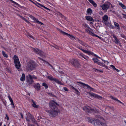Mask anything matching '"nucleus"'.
<instances>
[{
  "label": "nucleus",
  "instance_id": "obj_17",
  "mask_svg": "<svg viewBox=\"0 0 126 126\" xmlns=\"http://www.w3.org/2000/svg\"><path fill=\"white\" fill-rule=\"evenodd\" d=\"M78 48H79L84 53H85L87 54L90 55V54H92V52L89 51H88L86 50H85L84 49H83L81 48L80 47H78Z\"/></svg>",
  "mask_w": 126,
  "mask_h": 126
},
{
  "label": "nucleus",
  "instance_id": "obj_32",
  "mask_svg": "<svg viewBox=\"0 0 126 126\" xmlns=\"http://www.w3.org/2000/svg\"><path fill=\"white\" fill-rule=\"evenodd\" d=\"M94 118L93 119L92 118H89L88 119L89 122H90L91 123H94Z\"/></svg>",
  "mask_w": 126,
  "mask_h": 126
},
{
  "label": "nucleus",
  "instance_id": "obj_35",
  "mask_svg": "<svg viewBox=\"0 0 126 126\" xmlns=\"http://www.w3.org/2000/svg\"><path fill=\"white\" fill-rule=\"evenodd\" d=\"M42 86H44L46 89H47L48 88V86L47 84L45 83H43L42 84Z\"/></svg>",
  "mask_w": 126,
  "mask_h": 126
},
{
  "label": "nucleus",
  "instance_id": "obj_64",
  "mask_svg": "<svg viewBox=\"0 0 126 126\" xmlns=\"http://www.w3.org/2000/svg\"><path fill=\"white\" fill-rule=\"evenodd\" d=\"M20 115L21 116V118L22 119H23V114L21 113H20Z\"/></svg>",
  "mask_w": 126,
  "mask_h": 126
},
{
  "label": "nucleus",
  "instance_id": "obj_18",
  "mask_svg": "<svg viewBox=\"0 0 126 126\" xmlns=\"http://www.w3.org/2000/svg\"><path fill=\"white\" fill-rule=\"evenodd\" d=\"M110 97L113 100L115 101H117L118 102L124 105L123 103L121 102L120 101L117 99V98L113 96L110 95Z\"/></svg>",
  "mask_w": 126,
  "mask_h": 126
},
{
  "label": "nucleus",
  "instance_id": "obj_31",
  "mask_svg": "<svg viewBox=\"0 0 126 126\" xmlns=\"http://www.w3.org/2000/svg\"><path fill=\"white\" fill-rule=\"evenodd\" d=\"M119 5L121 6L123 9H125L126 8V6L123 4L122 3L119 2Z\"/></svg>",
  "mask_w": 126,
  "mask_h": 126
},
{
  "label": "nucleus",
  "instance_id": "obj_7",
  "mask_svg": "<svg viewBox=\"0 0 126 126\" xmlns=\"http://www.w3.org/2000/svg\"><path fill=\"white\" fill-rule=\"evenodd\" d=\"M32 50L41 56H45V54L44 52L37 48H32Z\"/></svg>",
  "mask_w": 126,
  "mask_h": 126
},
{
  "label": "nucleus",
  "instance_id": "obj_34",
  "mask_svg": "<svg viewBox=\"0 0 126 126\" xmlns=\"http://www.w3.org/2000/svg\"><path fill=\"white\" fill-rule=\"evenodd\" d=\"M95 117L96 118H97V119L99 118L100 119L103 120H104V119H103V117H102L101 116H100L99 115H96L95 116Z\"/></svg>",
  "mask_w": 126,
  "mask_h": 126
},
{
  "label": "nucleus",
  "instance_id": "obj_22",
  "mask_svg": "<svg viewBox=\"0 0 126 126\" xmlns=\"http://www.w3.org/2000/svg\"><path fill=\"white\" fill-rule=\"evenodd\" d=\"M61 32L63 34L66 35L67 36H69V37L71 39L73 40V39L72 38V37H74V36L73 35L68 34L65 32Z\"/></svg>",
  "mask_w": 126,
  "mask_h": 126
},
{
  "label": "nucleus",
  "instance_id": "obj_23",
  "mask_svg": "<svg viewBox=\"0 0 126 126\" xmlns=\"http://www.w3.org/2000/svg\"><path fill=\"white\" fill-rule=\"evenodd\" d=\"M95 7H96L97 6L96 4L95 3L93 0H88Z\"/></svg>",
  "mask_w": 126,
  "mask_h": 126
},
{
  "label": "nucleus",
  "instance_id": "obj_56",
  "mask_svg": "<svg viewBox=\"0 0 126 126\" xmlns=\"http://www.w3.org/2000/svg\"><path fill=\"white\" fill-rule=\"evenodd\" d=\"M102 66H103L104 67L106 68L107 69H109V68H108V67L107 66H106L104 64H103V65H102Z\"/></svg>",
  "mask_w": 126,
  "mask_h": 126
},
{
  "label": "nucleus",
  "instance_id": "obj_25",
  "mask_svg": "<svg viewBox=\"0 0 126 126\" xmlns=\"http://www.w3.org/2000/svg\"><path fill=\"white\" fill-rule=\"evenodd\" d=\"M86 19L89 21H94V19L92 18V17L90 16H86L85 17Z\"/></svg>",
  "mask_w": 126,
  "mask_h": 126
},
{
  "label": "nucleus",
  "instance_id": "obj_28",
  "mask_svg": "<svg viewBox=\"0 0 126 126\" xmlns=\"http://www.w3.org/2000/svg\"><path fill=\"white\" fill-rule=\"evenodd\" d=\"M20 80L22 81H23L25 80V75L24 73L22 74V76L20 79Z\"/></svg>",
  "mask_w": 126,
  "mask_h": 126
},
{
  "label": "nucleus",
  "instance_id": "obj_27",
  "mask_svg": "<svg viewBox=\"0 0 126 126\" xmlns=\"http://www.w3.org/2000/svg\"><path fill=\"white\" fill-rule=\"evenodd\" d=\"M29 16L33 20L35 21V22L36 23L37 22V21H38L36 18L32 15H30Z\"/></svg>",
  "mask_w": 126,
  "mask_h": 126
},
{
  "label": "nucleus",
  "instance_id": "obj_16",
  "mask_svg": "<svg viewBox=\"0 0 126 126\" xmlns=\"http://www.w3.org/2000/svg\"><path fill=\"white\" fill-rule=\"evenodd\" d=\"M69 79V77H61V79L62 81H65L66 83H67L68 82V80Z\"/></svg>",
  "mask_w": 126,
  "mask_h": 126
},
{
  "label": "nucleus",
  "instance_id": "obj_63",
  "mask_svg": "<svg viewBox=\"0 0 126 126\" xmlns=\"http://www.w3.org/2000/svg\"><path fill=\"white\" fill-rule=\"evenodd\" d=\"M84 59H85V60H86V61H88V59H89V58L88 57H84Z\"/></svg>",
  "mask_w": 126,
  "mask_h": 126
},
{
  "label": "nucleus",
  "instance_id": "obj_46",
  "mask_svg": "<svg viewBox=\"0 0 126 126\" xmlns=\"http://www.w3.org/2000/svg\"><path fill=\"white\" fill-rule=\"evenodd\" d=\"M97 63L99 65L102 66L103 64V63H101L98 62Z\"/></svg>",
  "mask_w": 126,
  "mask_h": 126
},
{
  "label": "nucleus",
  "instance_id": "obj_36",
  "mask_svg": "<svg viewBox=\"0 0 126 126\" xmlns=\"http://www.w3.org/2000/svg\"><path fill=\"white\" fill-rule=\"evenodd\" d=\"M61 90L62 91H63L64 90L66 91H68V89L66 87H64L61 89Z\"/></svg>",
  "mask_w": 126,
  "mask_h": 126
},
{
  "label": "nucleus",
  "instance_id": "obj_5",
  "mask_svg": "<svg viewBox=\"0 0 126 126\" xmlns=\"http://www.w3.org/2000/svg\"><path fill=\"white\" fill-rule=\"evenodd\" d=\"M73 66L76 68H78L80 66V65L78 61L75 59H73L69 61Z\"/></svg>",
  "mask_w": 126,
  "mask_h": 126
},
{
  "label": "nucleus",
  "instance_id": "obj_19",
  "mask_svg": "<svg viewBox=\"0 0 126 126\" xmlns=\"http://www.w3.org/2000/svg\"><path fill=\"white\" fill-rule=\"evenodd\" d=\"M34 87L36 90L38 91L40 88V86L38 83H37L34 85Z\"/></svg>",
  "mask_w": 126,
  "mask_h": 126
},
{
  "label": "nucleus",
  "instance_id": "obj_12",
  "mask_svg": "<svg viewBox=\"0 0 126 126\" xmlns=\"http://www.w3.org/2000/svg\"><path fill=\"white\" fill-rule=\"evenodd\" d=\"M100 121L99 120L96 119H94V124L95 126H100Z\"/></svg>",
  "mask_w": 126,
  "mask_h": 126
},
{
  "label": "nucleus",
  "instance_id": "obj_62",
  "mask_svg": "<svg viewBox=\"0 0 126 126\" xmlns=\"http://www.w3.org/2000/svg\"><path fill=\"white\" fill-rule=\"evenodd\" d=\"M8 126H14V125L11 123H9L8 125Z\"/></svg>",
  "mask_w": 126,
  "mask_h": 126
},
{
  "label": "nucleus",
  "instance_id": "obj_20",
  "mask_svg": "<svg viewBox=\"0 0 126 126\" xmlns=\"http://www.w3.org/2000/svg\"><path fill=\"white\" fill-rule=\"evenodd\" d=\"M113 38L114 39L115 41L114 42L116 44L120 43V42L119 40L117 39L115 35L113 34L112 35Z\"/></svg>",
  "mask_w": 126,
  "mask_h": 126
},
{
  "label": "nucleus",
  "instance_id": "obj_48",
  "mask_svg": "<svg viewBox=\"0 0 126 126\" xmlns=\"http://www.w3.org/2000/svg\"><path fill=\"white\" fill-rule=\"evenodd\" d=\"M57 83L59 84L60 85H63V84L61 81H59V80H58V81H57Z\"/></svg>",
  "mask_w": 126,
  "mask_h": 126
},
{
  "label": "nucleus",
  "instance_id": "obj_26",
  "mask_svg": "<svg viewBox=\"0 0 126 126\" xmlns=\"http://www.w3.org/2000/svg\"><path fill=\"white\" fill-rule=\"evenodd\" d=\"M32 106L34 108H38V106L36 105L35 103L32 100Z\"/></svg>",
  "mask_w": 126,
  "mask_h": 126
},
{
  "label": "nucleus",
  "instance_id": "obj_29",
  "mask_svg": "<svg viewBox=\"0 0 126 126\" xmlns=\"http://www.w3.org/2000/svg\"><path fill=\"white\" fill-rule=\"evenodd\" d=\"M114 24L115 27L118 29H120V27L119 26V24L116 22H114Z\"/></svg>",
  "mask_w": 126,
  "mask_h": 126
},
{
  "label": "nucleus",
  "instance_id": "obj_50",
  "mask_svg": "<svg viewBox=\"0 0 126 126\" xmlns=\"http://www.w3.org/2000/svg\"><path fill=\"white\" fill-rule=\"evenodd\" d=\"M37 23H39V24H41L42 25H44V24L43 23H42L40 22V21H39L38 20V21H37Z\"/></svg>",
  "mask_w": 126,
  "mask_h": 126
},
{
  "label": "nucleus",
  "instance_id": "obj_1",
  "mask_svg": "<svg viewBox=\"0 0 126 126\" xmlns=\"http://www.w3.org/2000/svg\"><path fill=\"white\" fill-rule=\"evenodd\" d=\"M49 105V107L51 109V110H47L46 111L49 113L50 116L55 117L60 113V111L57 107V106L59 105L57 103L52 100L50 102Z\"/></svg>",
  "mask_w": 126,
  "mask_h": 126
},
{
  "label": "nucleus",
  "instance_id": "obj_59",
  "mask_svg": "<svg viewBox=\"0 0 126 126\" xmlns=\"http://www.w3.org/2000/svg\"><path fill=\"white\" fill-rule=\"evenodd\" d=\"M58 80L56 78H54L53 79V80L55 81V82H57V81H58Z\"/></svg>",
  "mask_w": 126,
  "mask_h": 126
},
{
  "label": "nucleus",
  "instance_id": "obj_24",
  "mask_svg": "<svg viewBox=\"0 0 126 126\" xmlns=\"http://www.w3.org/2000/svg\"><path fill=\"white\" fill-rule=\"evenodd\" d=\"M88 33L90 35H92V36H95L96 37H98L100 39H101V38L100 37L94 34L92 32H88Z\"/></svg>",
  "mask_w": 126,
  "mask_h": 126
},
{
  "label": "nucleus",
  "instance_id": "obj_44",
  "mask_svg": "<svg viewBox=\"0 0 126 126\" xmlns=\"http://www.w3.org/2000/svg\"><path fill=\"white\" fill-rule=\"evenodd\" d=\"M72 38L78 41V42H79L80 40L78 38H75L74 36V37H72Z\"/></svg>",
  "mask_w": 126,
  "mask_h": 126
},
{
  "label": "nucleus",
  "instance_id": "obj_15",
  "mask_svg": "<svg viewBox=\"0 0 126 126\" xmlns=\"http://www.w3.org/2000/svg\"><path fill=\"white\" fill-rule=\"evenodd\" d=\"M27 117H28V118H30L34 122H36V121L34 119V117L32 116V115L30 113H28V115Z\"/></svg>",
  "mask_w": 126,
  "mask_h": 126
},
{
  "label": "nucleus",
  "instance_id": "obj_43",
  "mask_svg": "<svg viewBox=\"0 0 126 126\" xmlns=\"http://www.w3.org/2000/svg\"><path fill=\"white\" fill-rule=\"evenodd\" d=\"M48 79L51 80H53L54 78L52 77L48 76Z\"/></svg>",
  "mask_w": 126,
  "mask_h": 126
},
{
  "label": "nucleus",
  "instance_id": "obj_40",
  "mask_svg": "<svg viewBox=\"0 0 126 126\" xmlns=\"http://www.w3.org/2000/svg\"><path fill=\"white\" fill-rule=\"evenodd\" d=\"M94 70L95 71V72H103L102 71H100L99 70L95 68H93Z\"/></svg>",
  "mask_w": 126,
  "mask_h": 126
},
{
  "label": "nucleus",
  "instance_id": "obj_53",
  "mask_svg": "<svg viewBox=\"0 0 126 126\" xmlns=\"http://www.w3.org/2000/svg\"><path fill=\"white\" fill-rule=\"evenodd\" d=\"M24 20L27 22L28 23V24H31V23L28 21L25 18Z\"/></svg>",
  "mask_w": 126,
  "mask_h": 126
},
{
  "label": "nucleus",
  "instance_id": "obj_30",
  "mask_svg": "<svg viewBox=\"0 0 126 126\" xmlns=\"http://www.w3.org/2000/svg\"><path fill=\"white\" fill-rule=\"evenodd\" d=\"M87 12L88 14L91 15L92 12V11L91 8H89L87 10Z\"/></svg>",
  "mask_w": 126,
  "mask_h": 126
},
{
  "label": "nucleus",
  "instance_id": "obj_55",
  "mask_svg": "<svg viewBox=\"0 0 126 126\" xmlns=\"http://www.w3.org/2000/svg\"><path fill=\"white\" fill-rule=\"evenodd\" d=\"M102 66H103L104 67L106 68L107 69H109V68H108V67L107 66H106L104 64H103V65H102Z\"/></svg>",
  "mask_w": 126,
  "mask_h": 126
},
{
  "label": "nucleus",
  "instance_id": "obj_4",
  "mask_svg": "<svg viewBox=\"0 0 126 126\" xmlns=\"http://www.w3.org/2000/svg\"><path fill=\"white\" fill-rule=\"evenodd\" d=\"M102 21L105 25L109 27H110L111 26V23L108 21V16L107 15H105L102 18Z\"/></svg>",
  "mask_w": 126,
  "mask_h": 126
},
{
  "label": "nucleus",
  "instance_id": "obj_49",
  "mask_svg": "<svg viewBox=\"0 0 126 126\" xmlns=\"http://www.w3.org/2000/svg\"><path fill=\"white\" fill-rule=\"evenodd\" d=\"M78 42L81 45H84L83 42L81 40H80Z\"/></svg>",
  "mask_w": 126,
  "mask_h": 126
},
{
  "label": "nucleus",
  "instance_id": "obj_38",
  "mask_svg": "<svg viewBox=\"0 0 126 126\" xmlns=\"http://www.w3.org/2000/svg\"><path fill=\"white\" fill-rule=\"evenodd\" d=\"M93 60L94 61V63H97L98 61V60L97 58H93Z\"/></svg>",
  "mask_w": 126,
  "mask_h": 126
},
{
  "label": "nucleus",
  "instance_id": "obj_11",
  "mask_svg": "<svg viewBox=\"0 0 126 126\" xmlns=\"http://www.w3.org/2000/svg\"><path fill=\"white\" fill-rule=\"evenodd\" d=\"M89 94L90 96H93L98 99L101 100L103 98L101 96L93 93H89Z\"/></svg>",
  "mask_w": 126,
  "mask_h": 126
},
{
  "label": "nucleus",
  "instance_id": "obj_52",
  "mask_svg": "<svg viewBox=\"0 0 126 126\" xmlns=\"http://www.w3.org/2000/svg\"><path fill=\"white\" fill-rule=\"evenodd\" d=\"M6 115V117H5V119H7V120H9V118L7 114H5Z\"/></svg>",
  "mask_w": 126,
  "mask_h": 126
},
{
  "label": "nucleus",
  "instance_id": "obj_3",
  "mask_svg": "<svg viewBox=\"0 0 126 126\" xmlns=\"http://www.w3.org/2000/svg\"><path fill=\"white\" fill-rule=\"evenodd\" d=\"M14 60L16 68L19 69L20 67L21 64L18 57L16 55H14Z\"/></svg>",
  "mask_w": 126,
  "mask_h": 126
},
{
  "label": "nucleus",
  "instance_id": "obj_45",
  "mask_svg": "<svg viewBox=\"0 0 126 126\" xmlns=\"http://www.w3.org/2000/svg\"><path fill=\"white\" fill-rule=\"evenodd\" d=\"M32 79H37V77L33 75L32 76H31Z\"/></svg>",
  "mask_w": 126,
  "mask_h": 126
},
{
  "label": "nucleus",
  "instance_id": "obj_21",
  "mask_svg": "<svg viewBox=\"0 0 126 126\" xmlns=\"http://www.w3.org/2000/svg\"><path fill=\"white\" fill-rule=\"evenodd\" d=\"M8 97L9 98V99L10 101L11 102V105H12V107L13 108H15V106L14 104L13 101L10 95H9Z\"/></svg>",
  "mask_w": 126,
  "mask_h": 126
},
{
  "label": "nucleus",
  "instance_id": "obj_9",
  "mask_svg": "<svg viewBox=\"0 0 126 126\" xmlns=\"http://www.w3.org/2000/svg\"><path fill=\"white\" fill-rule=\"evenodd\" d=\"M84 110H85L87 113H91L93 112L94 111V110L93 109H92L89 106H85L83 108Z\"/></svg>",
  "mask_w": 126,
  "mask_h": 126
},
{
  "label": "nucleus",
  "instance_id": "obj_51",
  "mask_svg": "<svg viewBox=\"0 0 126 126\" xmlns=\"http://www.w3.org/2000/svg\"><path fill=\"white\" fill-rule=\"evenodd\" d=\"M83 54H79L78 56L79 58L82 59V56Z\"/></svg>",
  "mask_w": 126,
  "mask_h": 126
},
{
  "label": "nucleus",
  "instance_id": "obj_58",
  "mask_svg": "<svg viewBox=\"0 0 126 126\" xmlns=\"http://www.w3.org/2000/svg\"><path fill=\"white\" fill-rule=\"evenodd\" d=\"M122 15L123 16V17L126 19V14H125L122 13Z\"/></svg>",
  "mask_w": 126,
  "mask_h": 126
},
{
  "label": "nucleus",
  "instance_id": "obj_47",
  "mask_svg": "<svg viewBox=\"0 0 126 126\" xmlns=\"http://www.w3.org/2000/svg\"><path fill=\"white\" fill-rule=\"evenodd\" d=\"M121 36L123 38H125V40H126V41H125V40L124 41V42H126V36H125V35H123V34H121Z\"/></svg>",
  "mask_w": 126,
  "mask_h": 126
},
{
  "label": "nucleus",
  "instance_id": "obj_2",
  "mask_svg": "<svg viewBox=\"0 0 126 126\" xmlns=\"http://www.w3.org/2000/svg\"><path fill=\"white\" fill-rule=\"evenodd\" d=\"M38 64L33 61H31L27 63L26 66V70L28 72H31L35 68Z\"/></svg>",
  "mask_w": 126,
  "mask_h": 126
},
{
  "label": "nucleus",
  "instance_id": "obj_6",
  "mask_svg": "<svg viewBox=\"0 0 126 126\" xmlns=\"http://www.w3.org/2000/svg\"><path fill=\"white\" fill-rule=\"evenodd\" d=\"M32 50L41 56H45V54L44 52L37 48H32Z\"/></svg>",
  "mask_w": 126,
  "mask_h": 126
},
{
  "label": "nucleus",
  "instance_id": "obj_41",
  "mask_svg": "<svg viewBox=\"0 0 126 126\" xmlns=\"http://www.w3.org/2000/svg\"><path fill=\"white\" fill-rule=\"evenodd\" d=\"M37 3L39 5H40V6H41V7L44 8L45 9H46V7H45V6H44V5L41 4H40L39 3H38V2H37Z\"/></svg>",
  "mask_w": 126,
  "mask_h": 126
},
{
  "label": "nucleus",
  "instance_id": "obj_14",
  "mask_svg": "<svg viewBox=\"0 0 126 126\" xmlns=\"http://www.w3.org/2000/svg\"><path fill=\"white\" fill-rule=\"evenodd\" d=\"M109 7V6L108 4H103L101 6L102 9L104 10H107Z\"/></svg>",
  "mask_w": 126,
  "mask_h": 126
},
{
  "label": "nucleus",
  "instance_id": "obj_13",
  "mask_svg": "<svg viewBox=\"0 0 126 126\" xmlns=\"http://www.w3.org/2000/svg\"><path fill=\"white\" fill-rule=\"evenodd\" d=\"M113 109L112 107H110L109 106H107L105 108V112L107 113H109L110 112V110Z\"/></svg>",
  "mask_w": 126,
  "mask_h": 126
},
{
  "label": "nucleus",
  "instance_id": "obj_54",
  "mask_svg": "<svg viewBox=\"0 0 126 126\" xmlns=\"http://www.w3.org/2000/svg\"><path fill=\"white\" fill-rule=\"evenodd\" d=\"M110 66L111 67H112L113 69L115 70V69H116V68L115 67V66L112 65H110Z\"/></svg>",
  "mask_w": 126,
  "mask_h": 126
},
{
  "label": "nucleus",
  "instance_id": "obj_61",
  "mask_svg": "<svg viewBox=\"0 0 126 126\" xmlns=\"http://www.w3.org/2000/svg\"><path fill=\"white\" fill-rule=\"evenodd\" d=\"M22 19H24L25 18L24 17H23L22 16H20V15H18Z\"/></svg>",
  "mask_w": 126,
  "mask_h": 126
},
{
  "label": "nucleus",
  "instance_id": "obj_60",
  "mask_svg": "<svg viewBox=\"0 0 126 126\" xmlns=\"http://www.w3.org/2000/svg\"><path fill=\"white\" fill-rule=\"evenodd\" d=\"M26 120L27 121H28V122L30 121V120L29 119V118H28V117H26Z\"/></svg>",
  "mask_w": 126,
  "mask_h": 126
},
{
  "label": "nucleus",
  "instance_id": "obj_42",
  "mask_svg": "<svg viewBox=\"0 0 126 126\" xmlns=\"http://www.w3.org/2000/svg\"><path fill=\"white\" fill-rule=\"evenodd\" d=\"M26 35H27V36H29V37L34 39L33 37L30 34H29V33H27V34Z\"/></svg>",
  "mask_w": 126,
  "mask_h": 126
},
{
  "label": "nucleus",
  "instance_id": "obj_33",
  "mask_svg": "<svg viewBox=\"0 0 126 126\" xmlns=\"http://www.w3.org/2000/svg\"><path fill=\"white\" fill-rule=\"evenodd\" d=\"M101 125L102 126H107V124L105 122H102V121H100V125Z\"/></svg>",
  "mask_w": 126,
  "mask_h": 126
},
{
  "label": "nucleus",
  "instance_id": "obj_39",
  "mask_svg": "<svg viewBox=\"0 0 126 126\" xmlns=\"http://www.w3.org/2000/svg\"><path fill=\"white\" fill-rule=\"evenodd\" d=\"M73 89H74L75 90V91H76L77 92V94H78V95H79L80 94V93H79V91L77 90L75 88L73 87Z\"/></svg>",
  "mask_w": 126,
  "mask_h": 126
},
{
  "label": "nucleus",
  "instance_id": "obj_57",
  "mask_svg": "<svg viewBox=\"0 0 126 126\" xmlns=\"http://www.w3.org/2000/svg\"><path fill=\"white\" fill-rule=\"evenodd\" d=\"M12 3H15V4H17V3H16V2L14 1H13L12 0H10Z\"/></svg>",
  "mask_w": 126,
  "mask_h": 126
},
{
  "label": "nucleus",
  "instance_id": "obj_10",
  "mask_svg": "<svg viewBox=\"0 0 126 126\" xmlns=\"http://www.w3.org/2000/svg\"><path fill=\"white\" fill-rule=\"evenodd\" d=\"M28 76L29 77L27 79L26 81L29 85H30L34 81L32 79L31 75L29 74L28 75Z\"/></svg>",
  "mask_w": 126,
  "mask_h": 126
},
{
  "label": "nucleus",
  "instance_id": "obj_37",
  "mask_svg": "<svg viewBox=\"0 0 126 126\" xmlns=\"http://www.w3.org/2000/svg\"><path fill=\"white\" fill-rule=\"evenodd\" d=\"M2 54L4 57H5L6 58L8 57V55L5 54V52L3 51H2Z\"/></svg>",
  "mask_w": 126,
  "mask_h": 126
},
{
  "label": "nucleus",
  "instance_id": "obj_8",
  "mask_svg": "<svg viewBox=\"0 0 126 126\" xmlns=\"http://www.w3.org/2000/svg\"><path fill=\"white\" fill-rule=\"evenodd\" d=\"M77 83H79L80 84L82 85H79L81 87L83 86L84 88H85V86L87 88V89H89L90 91H93L94 90V89L93 88L91 87L87 84H86L81 82H77Z\"/></svg>",
  "mask_w": 126,
  "mask_h": 126
}]
</instances>
